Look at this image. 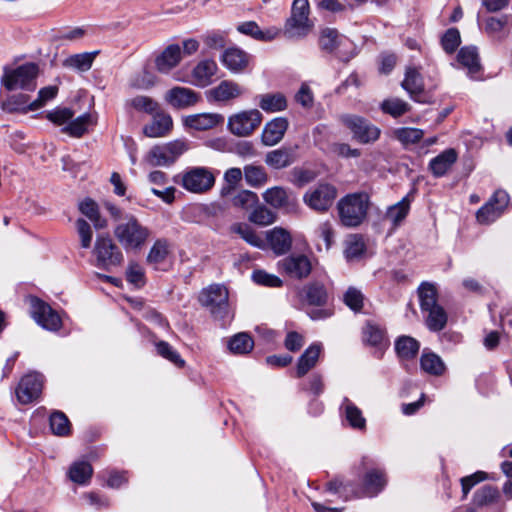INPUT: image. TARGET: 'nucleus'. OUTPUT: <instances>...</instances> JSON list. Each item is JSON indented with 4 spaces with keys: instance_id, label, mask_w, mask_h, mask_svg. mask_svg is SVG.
Segmentation results:
<instances>
[{
    "instance_id": "f257e3e1",
    "label": "nucleus",
    "mask_w": 512,
    "mask_h": 512,
    "mask_svg": "<svg viewBox=\"0 0 512 512\" xmlns=\"http://www.w3.org/2000/svg\"><path fill=\"white\" fill-rule=\"evenodd\" d=\"M110 215L118 221L114 227V236L126 252L140 251L151 235L150 229L143 225L134 215L121 218L122 211L111 203H106Z\"/></svg>"
},
{
    "instance_id": "f03ea898",
    "label": "nucleus",
    "mask_w": 512,
    "mask_h": 512,
    "mask_svg": "<svg viewBox=\"0 0 512 512\" xmlns=\"http://www.w3.org/2000/svg\"><path fill=\"white\" fill-rule=\"evenodd\" d=\"M383 487V474L378 468H368L360 485L348 480L336 478L326 485V490L332 494H338L344 500L363 497H375Z\"/></svg>"
},
{
    "instance_id": "7ed1b4c3",
    "label": "nucleus",
    "mask_w": 512,
    "mask_h": 512,
    "mask_svg": "<svg viewBox=\"0 0 512 512\" xmlns=\"http://www.w3.org/2000/svg\"><path fill=\"white\" fill-rule=\"evenodd\" d=\"M369 197L365 193L349 194L337 204L339 218L346 227L359 226L367 215Z\"/></svg>"
},
{
    "instance_id": "20e7f679",
    "label": "nucleus",
    "mask_w": 512,
    "mask_h": 512,
    "mask_svg": "<svg viewBox=\"0 0 512 512\" xmlns=\"http://www.w3.org/2000/svg\"><path fill=\"white\" fill-rule=\"evenodd\" d=\"M38 66L35 63H25L18 67H4L1 84L9 91L27 90L36 88Z\"/></svg>"
},
{
    "instance_id": "39448f33",
    "label": "nucleus",
    "mask_w": 512,
    "mask_h": 512,
    "mask_svg": "<svg viewBox=\"0 0 512 512\" xmlns=\"http://www.w3.org/2000/svg\"><path fill=\"white\" fill-rule=\"evenodd\" d=\"M189 149V144L184 139H176L162 145H156L150 149L144 160L151 166H170L184 152Z\"/></svg>"
},
{
    "instance_id": "423d86ee",
    "label": "nucleus",
    "mask_w": 512,
    "mask_h": 512,
    "mask_svg": "<svg viewBox=\"0 0 512 512\" xmlns=\"http://www.w3.org/2000/svg\"><path fill=\"white\" fill-rule=\"evenodd\" d=\"M262 121L263 115L258 109L240 110L228 117L227 129L234 136L248 137L260 127Z\"/></svg>"
},
{
    "instance_id": "0eeeda50",
    "label": "nucleus",
    "mask_w": 512,
    "mask_h": 512,
    "mask_svg": "<svg viewBox=\"0 0 512 512\" xmlns=\"http://www.w3.org/2000/svg\"><path fill=\"white\" fill-rule=\"evenodd\" d=\"M229 293L225 286L214 284L204 289L200 296V303L208 308L212 315L220 320L230 317Z\"/></svg>"
},
{
    "instance_id": "6e6552de",
    "label": "nucleus",
    "mask_w": 512,
    "mask_h": 512,
    "mask_svg": "<svg viewBox=\"0 0 512 512\" xmlns=\"http://www.w3.org/2000/svg\"><path fill=\"white\" fill-rule=\"evenodd\" d=\"M312 28V22L309 19L308 0H294L291 9V16L287 19L284 33L290 37H303Z\"/></svg>"
},
{
    "instance_id": "1a4fd4ad",
    "label": "nucleus",
    "mask_w": 512,
    "mask_h": 512,
    "mask_svg": "<svg viewBox=\"0 0 512 512\" xmlns=\"http://www.w3.org/2000/svg\"><path fill=\"white\" fill-rule=\"evenodd\" d=\"M93 253L98 268L109 270L123 261V254L109 236L99 235L96 239Z\"/></svg>"
},
{
    "instance_id": "9d476101",
    "label": "nucleus",
    "mask_w": 512,
    "mask_h": 512,
    "mask_svg": "<svg viewBox=\"0 0 512 512\" xmlns=\"http://www.w3.org/2000/svg\"><path fill=\"white\" fill-rule=\"evenodd\" d=\"M337 196L336 188L328 183H319L303 195V202L310 209L323 213L329 210Z\"/></svg>"
},
{
    "instance_id": "9b49d317",
    "label": "nucleus",
    "mask_w": 512,
    "mask_h": 512,
    "mask_svg": "<svg viewBox=\"0 0 512 512\" xmlns=\"http://www.w3.org/2000/svg\"><path fill=\"white\" fill-rule=\"evenodd\" d=\"M31 316L43 329L56 332L62 326L61 316L52 307L37 297L29 298Z\"/></svg>"
},
{
    "instance_id": "f8f14e48",
    "label": "nucleus",
    "mask_w": 512,
    "mask_h": 512,
    "mask_svg": "<svg viewBox=\"0 0 512 512\" xmlns=\"http://www.w3.org/2000/svg\"><path fill=\"white\" fill-rule=\"evenodd\" d=\"M340 122L352 132L353 139L363 144L377 140L381 133L379 128L357 115H341Z\"/></svg>"
},
{
    "instance_id": "ddd939ff",
    "label": "nucleus",
    "mask_w": 512,
    "mask_h": 512,
    "mask_svg": "<svg viewBox=\"0 0 512 512\" xmlns=\"http://www.w3.org/2000/svg\"><path fill=\"white\" fill-rule=\"evenodd\" d=\"M43 383V376L39 373L32 372L24 375L15 389L17 401L22 405H27L38 399Z\"/></svg>"
},
{
    "instance_id": "4468645a",
    "label": "nucleus",
    "mask_w": 512,
    "mask_h": 512,
    "mask_svg": "<svg viewBox=\"0 0 512 512\" xmlns=\"http://www.w3.org/2000/svg\"><path fill=\"white\" fill-rule=\"evenodd\" d=\"M58 94L57 86H47L39 90L38 97L28 103V96L21 94L18 97H13L9 100L8 105L11 110L15 111H35L44 107L49 101L53 100Z\"/></svg>"
},
{
    "instance_id": "2eb2a0df",
    "label": "nucleus",
    "mask_w": 512,
    "mask_h": 512,
    "mask_svg": "<svg viewBox=\"0 0 512 512\" xmlns=\"http://www.w3.org/2000/svg\"><path fill=\"white\" fill-rule=\"evenodd\" d=\"M215 178L213 174L204 167H195L182 175V186L192 193H203L212 188Z\"/></svg>"
},
{
    "instance_id": "dca6fc26",
    "label": "nucleus",
    "mask_w": 512,
    "mask_h": 512,
    "mask_svg": "<svg viewBox=\"0 0 512 512\" xmlns=\"http://www.w3.org/2000/svg\"><path fill=\"white\" fill-rule=\"evenodd\" d=\"M264 201L270 206L281 209L286 213H295L298 208V200L296 195L281 186H275L267 189L263 193Z\"/></svg>"
},
{
    "instance_id": "f3484780",
    "label": "nucleus",
    "mask_w": 512,
    "mask_h": 512,
    "mask_svg": "<svg viewBox=\"0 0 512 512\" xmlns=\"http://www.w3.org/2000/svg\"><path fill=\"white\" fill-rule=\"evenodd\" d=\"M278 270L291 278L304 279L312 271V262L304 254H292L278 262Z\"/></svg>"
},
{
    "instance_id": "a211bd4d",
    "label": "nucleus",
    "mask_w": 512,
    "mask_h": 512,
    "mask_svg": "<svg viewBox=\"0 0 512 512\" xmlns=\"http://www.w3.org/2000/svg\"><path fill=\"white\" fill-rule=\"evenodd\" d=\"M509 202V195L504 190H497L488 203L481 207L477 214V221L481 224L494 222L503 213Z\"/></svg>"
},
{
    "instance_id": "6ab92c4d",
    "label": "nucleus",
    "mask_w": 512,
    "mask_h": 512,
    "mask_svg": "<svg viewBox=\"0 0 512 512\" xmlns=\"http://www.w3.org/2000/svg\"><path fill=\"white\" fill-rule=\"evenodd\" d=\"M164 100L175 109H188L195 106L201 97L191 88L175 86L165 93Z\"/></svg>"
},
{
    "instance_id": "aec40b11",
    "label": "nucleus",
    "mask_w": 512,
    "mask_h": 512,
    "mask_svg": "<svg viewBox=\"0 0 512 512\" xmlns=\"http://www.w3.org/2000/svg\"><path fill=\"white\" fill-rule=\"evenodd\" d=\"M245 88L233 80H223L217 86L207 91L209 101L228 103L242 97Z\"/></svg>"
},
{
    "instance_id": "412c9836",
    "label": "nucleus",
    "mask_w": 512,
    "mask_h": 512,
    "mask_svg": "<svg viewBox=\"0 0 512 512\" xmlns=\"http://www.w3.org/2000/svg\"><path fill=\"white\" fill-rule=\"evenodd\" d=\"M224 120L220 113H198L183 117L182 123L189 130L207 131L222 125Z\"/></svg>"
},
{
    "instance_id": "4be33fe9",
    "label": "nucleus",
    "mask_w": 512,
    "mask_h": 512,
    "mask_svg": "<svg viewBox=\"0 0 512 512\" xmlns=\"http://www.w3.org/2000/svg\"><path fill=\"white\" fill-rule=\"evenodd\" d=\"M217 70L218 66L214 60L203 59L192 69L189 83L200 88L207 87L212 83Z\"/></svg>"
},
{
    "instance_id": "5701e85b",
    "label": "nucleus",
    "mask_w": 512,
    "mask_h": 512,
    "mask_svg": "<svg viewBox=\"0 0 512 512\" xmlns=\"http://www.w3.org/2000/svg\"><path fill=\"white\" fill-rule=\"evenodd\" d=\"M265 235V246L267 245L277 255L287 253L292 247V236L282 227H274L266 231Z\"/></svg>"
},
{
    "instance_id": "b1692460",
    "label": "nucleus",
    "mask_w": 512,
    "mask_h": 512,
    "mask_svg": "<svg viewBox=\"0 0 512 512\" xmlns=\"http://www.w3.org/2000/svg\"><path fill=\"white\" fill-rule=\"evenodd\" d=\"M220 61L232 73H241L247 68L250 55L238 47H229L222 53Z\"/></svg>"
},
{
    "instance_id": "393cba45",
    "label": "nucleus",
    "mask_w": 512,
    "mask_h": 512,
    "mask_svg": "<svg viewBox=\"0 0 512 512\" xmlns=\"http://www.w3.org/2000/svg\"><path fill=\"white\" fill-rule=\"evenodd\" d=\"M289 122L284 117H277L268 121L262 131V142L266 146L278 144L284 137Z\"/></svg>"
},
{
    "instance_id": "a878e982",
    "label": "nucleus",
    "mask_w": 512,
    "mask_h": 512,
    "mask_svg": "<svg viewBox=\"0 0 512 512\" xmlns=\"http://www.w3.org/2000/svg\"><path fill=\"white\" fill-rule=\"evenodd\" d=\"M173 127V121L169 114L158 111L153 114L150 123L143 127V133L149 138H159L166 136Z\"/></svg>"
},
{
    "instance_id": "bb28decb",
    "label": "nucleus",
    "mask_w": 512,
    "mask_h": 512,
    "mask_svg": "<svg viewBox=\"0 0 512 512\" xmlns=\"http://www.w3.org/2000/svg\"><path fill=\"white\" fill-rule=\"evenodd\" d=\"M237 30L241 34L250 36L251 38L262 42L272 41L281 33V29L274 26L261 29L254 21H247L239 24L237 26Z\"/></svg>"
},
{
    "instance_id": "cd10ccee",
    "label": "nucleus",
    "mask_w": 512,
    "mask_h": 512,
    "mask_svg": "<svg viewBox=\"0 0 512 512\" xmlns=\"http://www.w3.org/2000/svg\"><path fill=\"white\" fill-rule=\"evenodd\" d=\"M181 48L178 44L168 45L155 59L156 69L160 73H169L181 61Z\"/></svg>"
},
{
    "instance_id": "c85d7f7f",
    "label": "nucleus",
    "mask_w": 512,
    "mask_h": 512,
    "mask_svg": "<svg viewBox=\"0 0 512 512\" xmlns=\"http://www.w3.org/2000/svg\"><path fill=\"white\" fill-rule=\"evenodd\" d=\"M322 351L321 343L311 344L304 353L299 357L296 368L297 377H303L312 368H314L318 362L319 356Z\"/></svg>"
},
{
    "instance_id": "c756f323",
    "label": "nucleus",
    "mask_w": 512,
    "mask_h": 512,
    "mask_svg": "<svg viewBox=\"0 0 512 512\" xmlns=\"http://www.w3.org/2000/svg\"><path fill=\"white\" fill-rule=\"evenodd\" d=\"M256 99L260 109L266 113H277L287 108V98L281 92L260 94Z\"/></svg>"
},
{
    "instance_id": "7c9ffc66",
    "label": "nucleus",
    "mask_w": 512,
    "mask_h": 512,
    "mask_svg": "<svg viewBox=\"0 0 512 512\" xmlns=\"http://www.w3.org/2000/svg\"><path fill=\"white\" fill-rule=\"evenodd\" d=\"M341 413L348 425L355 430H363L366 427V419L362 411L347 397L340 406Z\"/></svg>"
},
{
    "instance_id": "2f4dec72",
    "label": "nucleus",
    "mask_w": 512,
    "mask_h": 512,
    "mask_svg": "<svg viewBox=\"0 0 512 512\" xmlns=\"http://www.w3.org/2000/svg\"><path fill=\"white\" fill-rule=\"evenodd\" d=\"M170 254L169 243L165 239L154 242L147 255V263L154 269H165Z\"/></svg>"
},
{
    "instance_id": "473e14b6",
    "label": "nucleus",
    "mask_w": 512,
    "mask_h": 512,
    "mask_svg": "<svg viewBox=\"0 0 512 512\" xmlns=\"http://www.w3.org/2000/svg\"><path fill=\"white\" fill-rule=\"evenodd\" d=\"M457 60L462 67L468 70V75L471 78H475V75L481 70L478 51L474 46L461 48Z\"/></svg>"
},
{
    "instance_id": "72a5a7b5",
    "label": "nucleus",
    "mask_w": 512,
    "mask_h": 512,
    "mask_svg": "<svg viewBox=\"0 0 512 512\" xmlns=\"http://www.w3.org/2000/svg\"><path fill=\"white\" fill-rule=\"evenodd\" d=\"M457 160V152L454 149H447L433 158L429 163L432 174L441 177L452 167Z\"/></svg>"
},
{
    "instance_id": "f704fd0d",
    "label": "nucleus",
    "mask_w": 512,
    "mask_h": 512,
    "mask_svg": "<svg viewBox=\"0 0 512 512\" xmlns=\"http://www.w3.org/2000/svg\"><path fill=\"white\" fill-rule=\"evenodd\" d=\"M97 54L95 51L70 55L63 60V66L78 72H86L92 67Z\"/></svg>"
},
{
    "instance_id": "c9c22d12",
    "label": "nucleus",
    "mask_w": 512,
    "mask_h": 512,
    "mask_svg": "<svg viewBox=\"0 0 512 512\" xmlns=\"http://www.w3.org/2000/svg\"><path fill=\"white\" fill-rule=\"evenodd\" d=\"M410 210V201L403 197L399 202L390 206L386 211V221L391 223L390 232H393L406 218Z\"/></svg>"
},
{
    "instance_id": "e433bc0d",
    "label": "nucleus",
    "mask_w": 512,
    "mask_h": 512,
    "mask_svg": "<svg viewBox=\"0 0 512 512\" xmlns=\"http://www.w3.org/2000/svg\"><path fill=\"white\" fill-rule=\"evenodd\" d=\"M402 87L410 94L411 98L419 101L418 95L424 90V83L421 74L415 68H408Z\"/></svg>"
},
{
    "instance_id": "4c0bfd02",
    "label": "nucleus",
    "mask_w": 512,
    "mask_h": 512,
    "mask_svg": "<svg viewBox=\"0 0 512 512\" xmlns=\"http://www.w3.org/2000/svg\"><path fill=\"white\" fill-rule=\"evenodd\" d=\"M420 349V343L411 336H400L395 341V351L402 360L413 359Z\"/></svg>"
},
{
    "instance_id": "58836bf2",
    "label": "nucleus",
    "mask_w": 512,
    "mask_h": 512,
    "mask_svg": "<svg viewBox=\"0 0 512 512\" xmlns=\"http://www.w3.org/2000/svg\"><path fill=\"white\" fill-rule=\"evenodd\" d=\"M420 367L425 373L433 376H441L446 369L440 356L427 350H424L420 357Z\"/></svg>"
},
{
    "instance_id": "ea45409f",
    "label": "nucleus",
    "mask_w": 512,
    "mask_h": 512,
    "mask_svg": "<svg viewBox=\"0 0 512 512\" xmlns=\"http://www.w3.org/2000/svg\"><path fill=\"white\" fill-rule=\"evenodd\" d=\"M294 160L293 151L286 148L272 150L265 157V163L274 169L285 168L291 165Z\"/></svg>"
},
{
    "instance_id": "a19ab883",
    "label": "nucleus",
    "mask_w": 512,
    "mask_h": 512,
    "mask_svg": "<svg viewBox=\"0 0 512 512\" xmlns=\"http://www.w3.org/2000/svg\"><path fill=\"white\" fill-rule=\"evenodd\" d=\"M365 254V243L359 235H350L345 241L344 256L348 262H356Z\"/></svg>"
},
{
    "instance_id": "79ce46f5",
    "label": "nucleus",
    "mask_w": 512,
    "mask_h": 512,
    "mask_svg": "<svg viewBox=\"0 0 512 512\" xmlns=\"http://www.w3.org/2000/svg\"><path fill=\"white\" fill-rule=\"evenodd\" d=\"M93 474V468L90 463L86 461L74 462L68 472L71 481L79 485H86L89 483Z\"/></svg>"
},
{
    "instance_id": "37998d69",
    "label": "nucleus",
    "mask_w": 512,
    "mask_h": 512,
    "mask_svg": "<svg viewBox=\"0 0 512 512\" xmlns=\"http://www.w3.org/2000/svg\"><path fill=\"white\" fill-rule=\"evenodd\" d=\"M254 347V341L248 333L240 332L231 337L228 341V349L236 355L248 354Z\"/></svg>"
},
{
    "instance_id": "c03bdc74",
    "label": "nucleus",
    "mask_w": 512,
    "mask_h": 512,
    "mask_svg": "<svg viewBox=\"0 0 512 512\" xmlns=\"http://www.w3.org/2000/svg\"><path fill=\"white\" fill-rule=\"evenodd\" d=\"M94 122L93 115L85 113L74 120L71 119L62 131L73 137H80L87 132L88 127L94 124Z\"/></svg>"
},
{
    "instance_id": "a18cd8bd",
    "label": "nucleus",
    "mask_w": 512,
    "mask_h": 512,
    "mask_svg": "<svg viewBox=\"0 0 512 512\" xmlns=\"http://www.w3.org/2000/svg\"><path fill=\"white\" fill-rule=\"evenodd\" d=\"M423 312L427 313L426 325L429 330L438 332L446 326L448 317L442 306L438 305Z\"/></svg>"
},
{
    "instance_id": "49530a36",
    "label": "nucleus",
    "mask_w": 512,
    "mask_h": 512,
    "mask_svg": "<svg viewBox=\"0 0 512 512\" xmlns=\"http://www.w3.org/2000/svg\"><path fill=\"white\" fill-rule=\"evenodd\" d=\"M320 46L326 51H335L340 45L346 46L349 40L340 36L335 29L326 28L322 31L320 36Z\"/></svg>"
},
{
    "instance_id": "de8ad7c7",
    "label": "nucleus",
    "mask_w": 512,
    "mask_h": 512,
    "mask_svg": "<svg viewBox=\"0 0 512 512\" xmlns=\"http://www.w3.org/2000/svg\"><path fill=\"white\" fill-rule=\"evenodd\" d=\"M79 209L93 223L96 229H103L107 226V221L101 217L98 205L91 199H85L79 204Z\"/></svg>"
},
{
    "instance_id": "09e8293b",
    "label": "nucleus",
    "mask_w": 512,
    "mask_h": 512,
    "mask_svg": "<svg viewBox=\"0 0 512 512\" xmlns=\"http://www.w3.org/2000/svg\"><path fill=\"white\" fill-rule=\"evenodd\" d=\"M234 233H237L248 244L263 249L265 248V240L259 236L248 224L236 223L231 227Z\"/></svg>"
},
{
    "instance_id": "8fccbe9b",
    "label": "nucleus",
    "mask_w": 512,
    "mask_h": 512,
    "mask_svg": "<svg viewBox=\"0 0 512 512\" xmlns=\"http://www.w3.org/2000/svg\"><path fill=\"white\" fill-rule=\"evenodd\" d=\"M418 296L422 311L439 305L437 302L436 287L431 283H422L418 288Z\"/></svg>"
},
{
    "instance_id": "3c124183",
    "label": "nucleus",
    "mask_w": 512,
    "mask_h": 512,
    "mask_svg": "<svg viewBox=\"0 0 512 512\" xmlns=\"http://www.w3.org/2000/svg\"><path fill=\"white\" fill-rule=\"evenodd\" d=\"M393 137L403 145H410L419 142L423 136L424 131L418 128H398L392 132Z\"/></svg>"
},
{
    "instance_id": "603ef678",
    "label": "nucleus",
    "mask_w": 512,
    "mask_h": 512,
    "mask_svg": "<svg viewBox=\"0 0 512 512\" xmlns=\"http://www.w3.org/2000/svg\"><path fill=\"white\" fill-rule=\"evenodd\" d=\"M157 82V77L154 73L147 69L136 73L130 79V86L138 90H148L152 88Z\"/></svg>"
},
{
    "instance_id": "864d4df0",
    "label": "nucleus",
    "mask_w": 512,
    "mask_h": 512,
    "mask_svg": "<svg viewBox=\"0 0 512 512\" xmlns=\"http://www.w3.org/2000/svg\"><path fill=\"white\" fill-rule=\"evenodd\" d=\"M249 220L259 226H267L275 222L276 214L264 205H257L249 215Z\"/></svg>"
},
{
    "instance_id": "5fc2aeb1",
    "label": "nucleus",
    "mask_w": 512,
    "mask_h": 512,
    "mask_svg": "<svg viewBox=\"0 0 512 512\" xmlns=\"http://www.w3.org/2000/svg\"><path fill=\"white\" fill-rule=\"evenodd\" d=\"M128 104L137 111L153 115L158 112L159 105L151 97L138 95L128 101Z\"/></svg>"
},
{
    "instance_id": "6e6d98bb",
    "label": "nucleus",
    "mask_w": 512,
    "mask_h": 512,
    "mask_svg": "<svg viewBox=\"0 0 512 512\" xmlns=\"http://www.w3.org/2000/svg\"><path fill=\"white\" fill-rule=\"evenodd\" d=\"M50 428L53 434L58 436H66L70 433L69 419L64 413L56 411L50 416Z\"/></svg>"
},
{
    "instance_id": "4d7b16f0",
    "label": "nucleus",
    "mask_w": 512,
    "mask_h": 512,
    "mask_svg": "<svg viewBox=\"0 0 512 512\" xmlns=\"http://www.w3.org/2000/svg\"><path fill=\"white\" fill-rule=\"evenodd\" d=\"M244 176L247 184L253 187L261 186L267 182V174L264 168L260 166H245Z\"/></svg>"
},
{
    "instance_id": "13d9d810",
    "label": "nucleus",
    "mask_w": 512,
    "mask_h": 512,
    "mask_svg": "<svg viewBox=\"0 0 512 512\" xmlns=\"http://www.w3.org/2000/svg\"><path fill=\"white\" fill-rule=\"evenodd\" d=\"M306 300L310 305L322 306L327 301V292L321 284H311L306 287Z\"/></svg>"
},
{
    "instance_id": "bf43d9fd",
    "label": "nucleus",
    "mask_w": 512,
    "mask_h": 512,
    "mask_svg": "<svg viewBox=\"0 0 512 512\" xmlns=\"http://www.w3.org/2000/svg\"><path fill=\"white\" fill-rule=\"evenodd\" d=\"M498 497V490L490 485L483 486L477 490L473 496V502L476 506L482 507L493 503Z\"/></svg>"
},
{
    "instance_id": "052dcab7",
    "label": "nucleus",
    "mask_w": 512,
    "mask_h": 512,
    "mask_svg": "<svg viewBox=\"0 0 512 512\" xmlns=\"http://www.w3.org/2000/svg\"><path fill=\"white\" fill-rule=\"evenodd\" d=\"M231 202L235 207L249 209L258 203V196L252 191L242 190L232 197Z\"/></svg>"
},
{
    "instance_id": "680f3d73",
    "label": "nucleus",
    "mask_w": 512,
    "mask_h": 512,
    "mask_svg": "<svg viewBox=\"0 0 512 512\" xmlns=\"http://www.w3.org/2000/svg\"><path fill=\"white\" fill-rule=\"evenodd\" d=\"M243 173L240 168H230L224 174L226 185L222 188L221 194L226 197L232 194L238 183L241 181Z\"/></svg>"
},
{
    "instance_id": "e2e57ef3",
    "label": "nucleus",
    "mask_w": 512,
    "mask_h": 512,
    "mask_svg": "<svg viewBox=\"0 0 512 512\" xmlns=\"http://www.w3.org/2000/svg\"><path fill=\"white\" fill-rule=\"evenodd\" d=\"M156 350L160 356L169 360L174 365L178 367L184 366L185 361L181 358L179 353L176 350H174L172 346L169 345V343L165 341H159L158 343H156Z\"/></svg>"
},
{
    "instance_id": "0e129e2a",
    "label": "nucleus",
    "mask_w": 512,
    "mask_h": 512,
    "mask_svg": "<svg viewBox=\"0 0 512 512\" xmlns=\"http://www.w3.org/2000/svg\"><path fill=\"white\" fill-rule=\"evenodd\" d=\"M461 43V37L458 29L450 28L441 38V45L443 50L451 54L453 53Z\"/></svg>"
},
{
    "instance_id": "69168bd1",
    "label": "nucleus",
    "mask_w": 512,
    "mask_h": 512,
    "mask_svg": "<svg viewBox=\"0 0 512 512\" xmlns=\"http://www.w3.org/2000/svg\"><path fill=\"white\" fill-rule=\"evenodd\" d=\"M315 178L316 173L310 169L296 167L291 171V182L298 187L309 184Z\"/></svg>"
},
{
    "instance_id": "338daca9",
    "label": "nucleus",
    "mask_w": 512,
    "mask_h": 512,
    "mask_svg": "<svg viewBox=\"0 0 512 512\" xmlns=\"http://www.w3.org/2000/svg\"><path fill=\"white\" fill-rule=\"evenodd\" d=\"M74 116V112L66 107H57L49 111L46 118L53 124L61 126L70 121Z\"/></svg>"
},
{
    "instance_id": "774afa93",
    "label": "nucleus",
    "mask_w": 512,
    "mask_h": 512,
    "mask_svg": "<svg viewBox=\"0 0 512 512\" xmlns=\"http://www.w3.org/2000/svg\"><path fill=\"white\" fill-rule=\"evenodd\" d=\"M255 283L267 287H281L283 281L276 275L267 273L264 270H256L252 274Z\"/></svg>"
}]
</instances>
